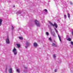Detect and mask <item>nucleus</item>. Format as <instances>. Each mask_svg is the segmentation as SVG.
Wrapping results in <instances>:
<instances>
[{
  "mask_svg": "<svg viewBox=\"0 0 73 73\" xmlns=\"http://www.w3.org/2000/svg\"><path fill=\"white\" fill-rule=\"evenodd\" d=\"M48 23L51 25H52V26L53 27H55V28H57V23H54V25L53 24V23L50 22V21H48Z\"/></svg>",
  "mask_w": 73,
  "mask_h": 73,
  "instance_id": "obj_1",
  "label": "nucleus"
},
{
  "mask_svg": "<svg viewBox=\"0 0 73 73\" xmlns=\"http://www.w3.org/2000/svg\"><path fill=\"white\" fill-rule=\"evenodd\" d=\"M26 45L25 46V48H27L29 46L31 45V43H30V42L27 41L26 42Z\"/></svg>",
  "mask_w": 73,
  "mask_h": 73,
  "instance_id": "obj_2",
  "label": "nucleus"
},
{
  "mask_svg": "<svg viewBox=\"0 0 73 73\" xmlns=\"http://www.w3.org/2000/svg\"><path fill=\"white\" fill-rule=\"evenodd\" d=\"M35 23L37 26L38 27H40V23L37 20H35Z\"/></svg>",
  "mask_w": 73,
  "mask_h": 73,
  "instance_id": "obj_3",
  "label": "nucleus"
},
{
  "mask_svg": "<svg viewBox=\"0 0 73 73\" xmlns=\"http://www.w3.org/2000/svg\"><path fill=\"white\" fill-rule=\"evenodd\" d=\"M13 52L14 53V55H16L17 54V52L16 50V49L15 48H14V49L13 50Z\"/></svg>",
  "mask_w": 73,
  "mask_h": 73,
  "instance_id": "obj_4",
  "label": "nucleus"
},
{
  "mask_svg": "<svg viewBox=\"0 0 73 73\" xmlns=\"http://www.w3.org/2000/svg\"><path fill=\"white\" fill-rule=\"evenodd\" d=\"M54 29L55 30V31L57 34V35L58 36V37H59V40H60V42H61V38H60V36H59V35H58V31H57V30L56 28H55Z\"/></svg>",
  "mask_w": 73,
  "mask_h": 73,
  "instance_id": "obj_5",
  "label": "nucleus"
},
{
  "mask_svg": "<svg viewBox=\"0 0 73 73\" xmlns=\"http://www.w3.org/2000/svg\"><path fill=\"white\" fill-rule=\"evenodd\" d=\"M12 68H10L9 70V73H12L13 72H14V71L12 70Z\"/></svg>",
  "mask_w": 73,
  "mask_h": 73,
  "instance_id": "obj_6",
  "label": "nucleus"
},
{
  "mask_svg": "<svg viewBox=\"0 0 73 73\" xmlns=\"http://www.w3.org/2000/svg\"><path fill=\"white\" fill-rule=\"evenodd\" d=\"M6 42L7 44H9V37H8L6 40Z\"/></svg>",
  "mask_w": 73,
  "mask_h": 73,
  "instance_id": "obj_7",
  "label": "nucleus"
},
{
  "mask_svg": "<svg viewBox=\"0 0 73 73\" xmlns=\"http://www.w3.org/2000/svg\"><path fill=\"white\" fill-rule=\"evenodd\" d=\"M25 68V70H24V72L26 73L27 72V67L25 66L24 67Z\"/></svg>",
  "mask_w": 73,
  "mask_h": 73,
  "instance_id": "obj_8",
  "label": "nucleus"
},
{
  "mask_svg": "<svg viewBox=\"0 0 73 73\" xmlns=\"http://www.w3.org/2000/svg\"><path fill=\"white\" fill-rule=\"evenodd\" d=\"M33 45L34 46H35V47H37V44L36 42L34 43Z\"/></svg>",
  "mask_w": 73,
  "mask_h": 73,
  "instance_id": "obj_9",
  "label": "nucleus"
},
{
  "mask_svg": "<svg viewBox=\"0 0 73 73\" xmlns=\"http://www.w3.org/2000/svg\"><path fill=\"white\" fill-rule=\"evenodd\" d=\"M52 45L53 46H54L55 47H57V45L55 44L54 43H52Z\"/></svg>",
  "mask_w": 73,
  "mask_h": 73,
  "instance_id": "obj_10",
  "label": "nucleus"
},
{
  "mask_svg": "<svg viewBox=\"0 0 73 73\" xmlns=\"http://www.w3.org/2000/svg\"><path fill=\"white\" fill-rule=\"evenodd\" d=\"M2 21H3V20L1 19H0V26L1 25Z\"/></svg>",
  "mask_w": 73,
  "mask_h": 73,
  "instance_id": "obj_11",
  "label": "nucleus"
},
{
  "mask_svg": "<svg viewBox=\"0 0 73 73\" xmlns=\"http://www.w3.org/2000/svg\"><path fill=\"white\" fill-rule=\"evenodd\" d=\"M52 34V35L53 36H54V37H55L56 36V35H55V33H54V34L52 32H51Z\"/></svg>",
  "mask_w": 73,
  "mask_h": 73,
  "instance_id": "obj_12",
  "label": "nucleus"
},
{
  "mask_svg": "<svg viewBox=\"0 0 73 73\" xmlns=\"http://www.w3.org/2000/svg\"><path fill=\"white\" fill-rule=\"evenodd\" d=\"M21 13V11H19L17 12V15H18V14H20V13Z\"/></svg>",
  "mask_w": 73,
  "mask_h": 73,
  "instance_id": "obj_13",
  "label": "nucleus"
},
{
  "mask_svg": "<svg viewBox=\"0 0 73 73\" xmlns=\"http://www.w3.org/2000/svg\"><path fill=\"white\" fill-rule=\"evenodd\" d=\"M17 46L18 47V48H20V45L19 44H17Z\"/></svg>",
  "mask_w": 73,
  "mask_h": 73,
  "instance_id": "obj_14",
  "label": "nucleus"
},
{
  "mask_svg": "<svg viewBox=\"0 0 73 73\" xmlns=\"http://www.w3.org/2000/svg\"><path fill=\"white\" fill-rule=\"evenodd\" d=\"M53 57L54 58H56V56L55 54H54L53 55Z\"/></svg>",
  "mask_w": 73,
  "mask_h": 73,
  "instance_id": "obj_15",
  "label": "nucleus"
},
{
  "mask_svg": "<svg viewBox=\"0 0 73 73\" xmlns=\"http://www.w3.org/2000/svg\"><path fill=\"white\" fill-rule=\"evenodd\" d=\"M19 38L20 39V40H22L23 39V38L21 36H20L19 37Z\"/></svg>",
  "mask_w": 73,
  "mask_h": 73,
  "instance_id": "obj_16",
  "label": "nucleus"
},
{
  "mask_svg": "<svg viewBox=\"0 0 73 73\" xmlns=\"http://www.w3.org/2000/svg\"><path fill=\"white\" fill-rule=\"evenodd\" d=\"M68 41H71V39L70 38H68L67 39Z\"/></svg>",
  "mask_w": 73,
  "mask_h": 73,
  "instance_id": "obj_17",
  "label": "nucleus"
},
{
  "mask_svg": "<svg viewBox=\"0 0 73 73\" xmlns=\"http://www.w3.org/2000/svg\"><path fill=\"white\" fill-rule=\"evenodd\" d=\"M67 15H68V17L69 18L70 17V14H69V13H68L67 14Z\"/></svg>",
  "mask_w": 73,
  "mask_h": 73,
  "instance_id": "obj_18",
  "label": "nucleus"
},
{
  "mask_svg": "<svg viewBox=\"0 0 73 73\" xmlns=\"http://www.w3.org/2000/svg\"><path fill=\"white\" fill-rule=\"evenodd\" d=\"M17 72H18V73H19L20 72V70L19 69H17Z\"/></svg>",
  "mask_w": 73,
  "mask_h": 73,
  "instance_id": "obj_19",
  "label": "nucleus"
},
{
  "mask_svg": "<svg viewBox=\"0 0 73 73\" xmlns=\"http://www.w3.org/2000/svg\"><path fill=\"white\" fill-rule=\"evenodd\" d=\"M46 33L47 36H48V35H49V33H48V32H46Z\"/></svg>",
  "mask_w": 73,
  "mask_h": 73,
  "instance_id": "obj_20",
  "label": "nucleus"
},
{
  "mask_svg": "<svg viewBox=\"0 0 73 73\" xmlns=\"http://www.w3.org/2000/svg\"><path fill=\"white\" fill-rule=\"evenodd\" d=\"M44 11H45V12H48L47 10H46V9H45L44 10Z\"/></svg>",
  "mask_w": 73,
  "mask_h": 73,
  "instance_id": "obj_21",
  "label": "nucleus"
},
{
  "mask_svg": "<svg viewBox=\"0 0 73 73\" xmlns=\"http://www.w3.org/2000/svg\"><path fill=\"white\" fill-rule=\"evenodd\" d=\"M64 17L65 19H66V15H64Z\"/></svg>",
  "mask_w": 73,
  "mask_h": 73,
  "instance_id": "obj_22",
  "label": "nucleus"
},
{
  "mask_svg": "<svg viewBox=\"0 0 73 73\" xmlns=\"http://www.w3.org/2000/svg\"><path fill=\"white\" fill-rule=\"evenodd\" d=\"M49 40H50V41H52V39H51V38L50 37L49 38Z\"/></svg>",
  "mask_w": 73,
  "mask_h": 73,
  "instance_id": "obj_23",
  "label": "nucleus"
},
{
  "mask_svg": "<svg viewBox=\"0 0 73 73\" xmlns=\"http://www.w3.org/2000/svg\"><path fill=\"white\" fill-rule=\"evenodd\" d=\"M71 45H73V42H71Z\"/></svg>",
  "mask_w": 73,
  "mask_h": 73,
  "instance_id": "obj_24",
  "label": "nucleus"
},
{
  "mask_svg": "<svg viewBox=\"0 0 73 73\" xmlns=\"http://www.w3.org/2000/svg\"><path fill=\"white\" fill-rule=\"evenodd\" d=\"M57 69H55L54 70L55 72H57Z\"/></svg>",
  "mask_w": 73,
  "mask_h": 73,
  "instance_id": "obj_25",
  "label": "nucleus"
},
{
  "mask_svg": "<svg viewBox=\"0 0 73 73\" xmlns=\"http://www.w3.org/2000/svg\"><path fill=\"white\" fill-rule=\"evenodd\" d=\"M14 28L13 27V26H12V29H13Z\"/></svg>",
  "mask_w": 73,
  "mask_h": 73,
  "instance_id": "obj_26",
  "label": "nucleus"
},
{
  "mask_svg": "<svg viewBox=\"0 0 73 73\" xmlns=\"http://www.w3.org/2000/svg\"><path fill=\"white\" fill-rule=\"evenodd\" d=\"M70 4H72V3L71 2H70Z\"/></svg>",
  "mask_w": 73,
  "mask_h": 73,
  "instance_id": "obj_27",
  "label": "nucleus"
},
{
  "mask_svg": "<svg viewBox=\"0 0 73 73\" xmlns=\"http://www.w3.org/2000/svg\"><path fill=\"white\" fill-rule=\"evenodd\" d=\"M7 68H6V70H7Z\"/></svg>",
  "mask_w": 73,
  "mask_h": 73,
  "instance_id": "obj_28",
  "label": "nucleus"
},
{
  "mask_svg": "<svg viewBox=\"0 0 73 73\" xmlns=\"http://www.w3.org/2000/svg\"><path fill=\"white\" fill-rule=\"evenodd\" d=\"M13 7H15V6H13Z\"/></svg>",
  "mask_w": 73,
  "mask_h": 73,
  "instance_id": "obj_29",
  "label": "nucleus"
}]
</instances>
